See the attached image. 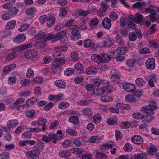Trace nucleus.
<instances>
[{
  "mask_svg": "<svg viewBox=\"0 0 159 159\" xmlns=\"http://www.w3.org/2000/svg\"><path fill=\"white\" fill-rule=\"evenodd\" d=\"M148 148V150L147 151L149 155H153V153L155 152L157 150L156 147L155 145H151Z\"/></svg>",
  "mask_w": 159,
  "mask_h": 159,
  "instance_id": "ea45409f",
  "label": "nucleus"
},
{
  "mask_svg": "<svg viewBox=\"0 0 159 159\" xmlns=\"http://www.w3.org/2000/svg\"><path fill=\"white\" fill-rule=\"evenodd\" d=\"M147 68L150 70H153L155 67V59L153 58H151L148 59L145 62Z\"/></svg>",
  "mask_w": 159,
  "mask_h": 159,
  "instance_id": "6e6552de",
  "label": "nucleus"
},
{
  "mask_svg": "<svg viewBox=\"0 0 159 159\" xmlns=\"http://www.w3.org/2000/svg\"><path fill=\"white\" fill-rule=\"evenodd\" d=\"M147 155L144 152L138 154H134L131 156V159H147Z\"/></svg>",
  "mask_w": 159,
  "mask_h": 159,
  "instance_id": "2eb2a0df",
  "label": "nucleus"
},
{
  "mask_svg": "<svg viewBox=\"0 0 159 159\" xmlns=\"http://www.w3.org/2000/svg\"><path fill=\"white\" fill-rule=\"evenodd\" d=\"M125 59L124 55L118 54L116 56V59L117 62H121Z\"/></svg>",
  "mask_w": 159,
  "mask_h": 159,
  "instance_id": "0e129e2a",
  "label": "nucleus"
},
{
  "mask_svg": "<svg viewBox=\"0 0 159 159\" xmlns=\"http://www.w3.org/2000/svg\"><path fill=\"white\" fill-rule=\"evenodd\" d=\"M31 134V133L29 130L28 131H26L22 134V137L23 139H26L30 138Z\"/></svg>",
  "mask_w": 159,
  "mask_h": 159,
  "instance_id": "4d7b16f0",
  "label": "nucleus"
},
{
  "mask_svg": "<svg viewBox=\"0 0 159 159\" xmlns=\"http://www.w3.org/2000/svg\"><path fill=\"white\" fill-rule=\"evenodd\" d=\"M66 33L67 32L66 31L64 30L56 35L51 33H49L44 39V40L47 41L52 39L53 42H55L60 39L62 37L65 36L66 34Z\"/></svg>",
  "mask_w": 159,
  "mask_h": 159,
  "instance_id": "f03ea898",
  "label": "nucleus"
},
{
  "mask_svg": "<svg viewBox=\"0 0 159 159\" xmlns=\"http://www.w3.org/2000/svg\"><path fill=\"white\" fill-rule=\"evenodd\" d=\"M47 120L45 118L41 117L39 118L37 120V123L39 125L41 126L44 125L47 123Z\"/></svg>",
  "mask_w": 159,
  "mask_h": 159,
  "instance_id": "37998d69",
  "label": "nucleus"
},
{
  "mask_svg": "<svg viewBox=\"0 0 159 159\" xmlns=\"http://www.w3.org/2000/svg\"><path fill=\"white\" fill-rule=\"evenodd\" d=\"M125 100L129 102H134L136 101V98L134 95L128 94L126 96Z\"/></svg>",
  "mask_w": 159,
  "mask_h": 159,
  "instance_id": "e433bc0d",
  "label": "nucleus"
},
{
  "mask_svg": "<svg viewBox=\"0 0 159 159\" xmlns=\"http://www.w3.org/2000/svg\"><path fill=\"white\" fill-rule=\"evenodd\" d=\"M71 154L70 152L68 150L61 151L59 154V156L63 158L69 157Z\"/></svg>",
  "mask_w": 159,
  "mask_h": 159,
  "instance_id": "72a5a7b5",
  "label": "nucleus"
},
{
  "mask_svg": "<svg viewBox=\"0 0 159 159\" xmlns=\"http://www.w3.org/2000/svg\"><path fill=\"white\" fill-rule=\"evenodd\" d=\"M156 106L153 105H149L148 106L143 107H142L141 111L144 113H147L148 115H143L142 119L143 121L149 123L153 120V117L151 115L154 113V110L156 109Z\"/></svg>",
  "mask_w": 159,
  "mask_h": 159,
  "instance_id": "f257e3e1",
  "label": "nucleus"
},
{
  "mask_svg": "<svg viewBox=\"0 0 159 159\" xmlns=\"http://www.w3.org/2000/svg\"><path fill=\"white\" fill-rule=\"evenodd\" d=\"M36 9L34 7L28 8L26 10L25 12L28 15H33L36 13Z\"/></svg>",
  "mask_w": 159,
  "mask_h": 159,
  "instance_id": "49530a36",
  "label": "nucleus"
},
{
  "mask_svg": "<svg viewBox=\"0 0 159 159\" xmlns=\"http://www.w3.org/2000/svg\"><path fill=\"white\" fill-rule=\"evenodd\" d=\"M18 124V122L16 120H12L8 121L7 123V125L9 129L11 127H14L16 126Z\"/></svg>",
  "mask_w": 159,
  "mask_h": 159,
  "instance_id": "4be33fe9",
  "label": "nucleus"
},
{
  "mask_svg": "<svg viewBox=\"0 0 159 159\" xmlns=\"http://www.w3.org/2000/svg\"><path fill=\"white\" fill-rule=\"evenodd\" d=\"M40 154V152L39 150H34L31 151L27 155L28 157H30L33 159L37 158Z\"/></svg>",
  "mask_w": 159,
  "mask_h": 159,
  "instance_id": "dca6fc26",
  "label": "nucleus"
},
{
  "mask_svg": "<svg viewBox=\"0 0 159 159\" xmlns=\"http://www.w3.org/2000/svg\"><path fill=\"white\" fill-rule=\"evenodd\" d=\"M42 72L45 75H51L52 74V68H47L43 69L42 70Z\"/></svg>",
  "mask_w": 159,
  "mask_h": 159,
  "instance_id": "79ce46f5",
  "label": "nucleus"
},
{
  "mask_svg": "<svg viewBox=\"0 0 159 159\" xmlns=\"http://www.w3.org/2000/svg\"><path fill=\"white\" fill-rule=\"evenodd\" d=\"M18 9L15 7H12L9 10V13L11 15V16L12 17L15 16L19 12Z\"/></svg>",
  "mask_w": 159,
  "mask_h": 159,
  "instance_id": "c756f323",
  "label": "nucleus"
},
{
  "mask_svg": "<svg viewBox=\"0 0 159 159\" xmlns=\"http://www.w3.org/2000/svg\"><path fill=\"white\" fill-rule=\"evenodd\" d=\"M16 24L15 20H11L8 22L5 25V29L7 30H10L14 28Z\"/></svg>",
  "mask_w": 159,
  "mask_h": 159,
  "instance_id": "bb28decb",
  "label": "nucleus"
},
{
  "mask_svg": "<svg viewBox=\"0 0 159 159\" xmlns=\"http://www.w3.org/2000/svg\"><path fill=\"white\" fill-rule=\"evenodd\" d=\"M70 57L71 61L74 62H77L79 60V55L77 52L74 51L71 52Z\"/></svg>",
  "mask_w": 159,
  "mask_h": 159,
  "instance_id": "393cba45",
  "label": "nucleus"
},
{
  "mask_svg": "<svg viewBox=\"0 0 159 159\" xmlns=\"http://www.w3.org/2000/svg\"><path fill=\"white\" fill-rule=\"evenodd\" d=\"M101 4L102 7L97 12V14L99 17H102L106 15L107 8H108V6L107 2L105 1L102 2Z\"/></svg>",
  "mask_w": 159,
  "mask_h": 159,
  "instance_id": "39448f33",
  "label": "nucleus"
},
{
  "mask_svg": "<svg viewBox=\"0 0 159 159\" xmlns=\"http://www.w3.org/2000/svg\"><path fill=\"white\" fill-rule=\"evenodd\" d=\"M115 136L116 140H120L122 139V135L121 132L118 130L115 131Z\"/></svg>",
  "mask_w": 159,
  "mask_h": 159,
  "instance_id": "680f3d73",
  "label": "nucleus"
},
{
  "mask_svg": "<svg viewBox=\"0 0 159 159\" xmlns=\"http://www.w3.org/2000/svg\"><path fill=\"white\" fill-rule=\"evenodd\" d=\"M65 62L64 59H56L52 63V68H56L61 66Z\"/></svg>",
  "mask_w": 159,
  "mask_h": 159,
  "instance_id": "f8f14e48",
  "label": "nucleus"
},
{
  "mask_svg": "<svg viewBox=\"0 0 159 159\" xmlns=\"http://www.w3.org/2000/svg\"><path fill=\"white\" fill-rule=\"evenodd\" d=\"M116 42L119 46H122L125 43L122 38L119 35H117L116 38Z\"/></svg>",
  "mask_w": 159,
  "mask_h": 159,
  "instance_id": "a19ab883",
  "label": "nucleus"
},
{
  "mask_svg": "<svg viewBox=\"0 0 159 159\" xmlns=\"http://www.w3.org/2000/svg\"><path fill=\"white\" fill-rule=\"evenodd\" d=\"M95 157L96 159H107L108 156L104 153H102L99 150L95 151Z\"/></svg>",
  "mask_w": 159,
  "mask_h": 159,
  "instance_id": "a211bd4d",
  "label": "nucleus"
},
{
  "mask_svg": "<svg viewBox=\"0 0 159 159\" xmlns=\"http://www.w3.org/2000/svg\"><path fill=\"white\" fill-rule=\"evenodd\" d=\"M125 151L126 152L131 151L132 149V147L129 143H126L123 148Z\"/></svg>",
  "mask_w": 159,
  "mask_h": 159,
  "instance_id": "13d9d810",
  "label": "nucleus"
},
{
  "mask_svg": "<svg viewBox=\"0 0 159 159\" xmlns=\"http://www.w3.org/2000/svg\"><path fill=\"white\" fill-rule=\"evenodd\" d=\"M73 30L71 31L72 36L71 38L72 39L74 40L80 39L81 38V35L78 30H76L75 28L72 29Z\"/></svg>",
  "mask_w": 159,
  "mask_h": 159,
  "instance_id": "f3484780",
  "label": "nucleus"
},
{
  "mask_svg": "<svg viewBox=\"0 0 159 159\" xmlns=\"http://www.w3.org/2000/svg\"><path fill=\"white\" fill-rule=\"evenodd\" d=\"M136 83L139 86L143 87L145 84V81L141 78H138L135 80Z\"/></svg>",
  "mask_w": 159,
  "mask_h": 159,
  "instance_id": "4c0bfd02",
  "label": "nucleus"
},
{
  "mask_svg": "<svg viewBox=\"0 0 159 159\" xmlns=\"http://www.w3.org/2000/svg\"><path fill=\"white\" fill-rule=\"evenodd\" d=\"M67 14V9L65 7H61L60 9V16L64 17Z\"/></svg>",
  "mask_w": 159,
  "mask_h": 159,
  "instance_id": "69168bd1",
  "label": "nucleus"
},
{
  "mask_svg": "<svg viewBox=\"0 0 159 159\" xmlns=\"http://www.w3.org/2000/svg\"><path fill=\"white\" fill-rule=\"evenodd\" d=\"M74 21V19H72L69 21H66L65 22L66 25L65 26L67 27L69 26V28L70 29L76 28V25H71Z\"/></svg>",
  "mask_w": 159,
  "mask_h": 159,
  "instance_id": "de8ad7c7",
  "label": "nucleus"
},
{
  "mask_svg": "<svg viewBox=\"0 0 159 159\" xmlns=\"http://www.w3.org/2000/svg\"><path fill=\"white\" fill-rule=\"evenodd\" d=\"M64 96L63 94H61L58 95H51L49 96L48 99L50 101L57 102L62 100V98Z\"/></svg>",
  "mask_w": 159,
  "mask_h": 159,
  "instance_id": "6ab92c4d",
  "label": "nucleus"
},
{
  "mask_svg": "<svg viewBox=\"0 0 159 159\" xmlns=\"http://www.w3.org/2000/svg\"><path fill=\"white\" fill-rule=\"evenodd\" d=\"M104 84L106 83L107 85L104 86L102 88V91L103 92V94L106 93L107 94H110L112 92L113 87L111 85L109 84L108 81H104Z\"/></svg>",
  "mask_w": 159,
  "mask_h": 159,
  "instance_id": "0eeeda50",
  "label": "nucleus"
},
{
  "mask_svg": "<svg viewBox=\"0 0 159 159\" xmlns=\"http://www.w3.org/2000/svg\"><path fill=\"white\" fill-rule=\"evenodd\" d=\"M123 89L127 92H132L135 90L136 87L132 84L127 83L123 86Z\"/></svg>",
  "mask_w": 159,
  "mask_h": 159,
  "instance_id": "423d86ee",
  "label": "nucleus"
},
{
  "mask_svg": "<svg viewBox=\"0 0 159 159\" xmlns=\"http://www.w3.org/2000/svg\"><path fill=\"white\" fill-rule=\"evenodd\" d=\"M110 77L111 80L118 84L119 83V80L121 77V74L120 72L116 70L111 71Z\"/></svg>",
  "mask_w": 159,
  "mask_h": 159,
  "instance_id": "20e7f679",
  "label": "nucleus"
},
{
  "mask_svg": "<svg viewBox=\"0 0 159 159\" xmlns=\"http://www.w3.org/2000/svg\"><path fill=\"white\" fill-rule=\"evenodd\" d=\"M98 72L96 68L91 67L87 68L85 71V74L88 75H95Z\"/></svg>",
  "mask_w": 159,
  "mask_h": 159,
  "instance_id": "412c9836",
  "label": "nucleus"
},
{
  "mask_svg": "<svg viewBox=\"0 0 159 159\" xmlns=\"http://www.w3.org/2000/svg\"><path fill=\"white\" fill-rule=\"evenodd\" d=\"M31 93V91L30 90H28L24 91H22L19 94L21 96L27 97L30 96Z\"/></svg>",
  "mask_w": 159,
  "mask_h": 159,
  "instance_id": "6e6d98bb",
  "label": "nucleus"
},
{
  "mask_svg": "<svg viewBox=\"0 0 159 159\" xmlns=\"http://www.w3.org/2000/svg\"><path fill=\"white\" fill-rule=\"evenodd\" d=\"M66 132L72 136H75L77 134V132L75 129H73L69 128L66 130Z\"/></svg>",
  "mask_w": 159,
  "mask_h": 159,
  "instance_id": "09e8293b",
  "label": "nucleus"
},
{
  "mask_svg": "<svg viewBox=\"0 0 159 159\" xmlns=\"http://www.w3.org/2000/svg\"><path fill=\"white\" fill-rule=\"evenodd\" d=\"M57 134H52V133L49 134L47 136L45 135L43 136L42 140L47 143H49L52 141V143H56L57 140L58 139V138Z\"/></svg>",
  "mask_w": 159,
  "mask_h": 159,
  "instance_id": "7ed1b4c3",
  "label": "nucleus"
},
{
  "mask_svg": "<svg viewBox=\"0 0 159 159\" xmlns=\"http://www.w3.org/2000/svg\"><path fill=\"white\" fill-rule=\"evenodd\" d=\"M69 122H71L74 124H76L79 122L78 117L76 116H72L70 117Z\"/></svg>",
  "mask_w": 159,
  "mask_h": 159,
  "instance_id": "052dcab7",
  "label": "nucleus"
},
{
  "mask_svg": "<svg viewBox=\"0 0 159 159\" xmlns=\"http://www.w3.org/2000/svg\"><path fill=\"white\" fill-rule=\"evenodd\" d=\"M69 105L68 103L66 102H61L58 105V107L61 109H65L67 108Z\"/></svg>",
  "mask_w": 159,
  "mask_h": 159,
  "instance_id": "c03bdc74",
  "label": "nucleus"
},
{
  "mask_svg": "<svg viewBox=\"0 0 159 159\" xmlns=\"http://www.w3.org/2000/svg\"><path fill=\"white\" fill-rule=\"evenodd\" d=\"M68 48L65 45H61L54 48V49L56 52H65L67 50Z\"/></svg>",
  "mask_w": 159,
  "mask_h": 159,
  "instance_id": "7c9ffc66",
  "label": "nucleus"
},
{
  "mask_svg": "<svg viewBox=\"0 0 159 159\" xmlns=\"http://www.w3.org/2000/svg\"><path fill=\"white\" fill-rule=\"evenodd\" d=\"M101 115L99 113H97L93 116V122L95 124H98L101 122Z\"/></svg>",
  "mask_w": 159,
  "mask_h": 159,
  "instance_id": "58836bf2",
  "label": "nucleus"
},
{
  "mask_svg": "<svg viewBox=\"0 0 159 159\" xmlns=\"http://www.w3.org/2000/svg\"><path fill=\"white\" fill-rule=\"evenodd\" d=\"M53 56L54 57H56V59H64L65 56L64 54L62 53H58L57 52L54 53Z\"/></svg>",
  "mask_w": 159,
  "mask_h": 159,
  "instance_id": "5fc2aeb1",
  "label": "nucleus"
},
{
  "mask_svg": "<svg viewBox=\"0 0 159 159\" xmlns=\"http://www.w3.org/2000/svg\"><path fill=\"white\" fill-rule=\"evenodd\" d=\"M112 100V98L106 95L102 96L101 98V100L103 102H109Z\"/></svg>",
  "mask_w": 159,
  "mask_h": 159,
  "instance_id": "8fccbe9b",
  "label": "nucleus"
},
{
  "mask_svg": "<svg viewBox=\"0 0 159 159\" xmlns=\"http://www.w3.org/2000/svg\"><path fill=\"white\" fill-rule=\"evenodd\" d=\"M139 52L140 54H143L150 53V50L148 48H143L140 49L139 50Z\"/></svg>",
  "mask_w": 159,
  "mask_h": 159,
  "instance_id": "e2e57ef3",
  "label": "nucleus"
},
{
  "mask_svg": "<svg viewBox=\"0 0 159 159\" xmlns=\"http://www.w3.org/2000/svg\"><path fill=\"white\" fill-rule=\"evenodd\" d=\"M129 37L130 40L132 41H135L137 38L136 35L134 32H131L129 33Z\"/></svg>",
  "mask_w": 159,
  "mask_h": 159,
  "instance_id": "864d4df0",
  "label": "nucleus"
},
{
  "mask_svg": "<svg viewBox=\"0 0 159 159\" xmlns=\"http://www.w3.org/2000/svg\"><path fill=\"white\" fill-rule=\"evenodd\" d=\"M45 38L44 39V41H40L39 42H36L35 44H34V46H35V48L36 49H39L41 48H44L46 46V41L44 40Z\"/></svg>",
  "mask_w": 159,
  "mask_h": 159,
  "instance_id": "2f4dec72",
  "label": "nucleus"
},
{
  "mask_svg": "<svg viewBox=\"0 0 159 159\" xmlns=\"http://www.w3.org/2000/svg\"><path fill=\"white\" fill-rule=\"evenodd\" d=\"M109 17L112 21H114L118 18V15L116 13L112 11L110 13Z\"/></svg>",
  "mask_w": 159,
  "mask_h": 159,
  "instance_id": "3c124183",
  "label": "nucleus"
},
{
  "mask_svg": "<svg viewBox=\"0 0 159 159\" xmlns=\"http://www.w3.org/2000/svg\"><path fill=\"white\" fill-rule=\"evenodd\" d=\"M56 86L59 88H64L66 86V83L64 81L61 80H57L55 81Z\"/></svg>",
  "mask_w": 159,
  "mask_h": 159,
  "instance_id": "c9c22d12",
  "label": "nucleus"
},
{
  "mask_svg": "<svg viewBox=\"0 0 159 159\" xmlns=\"http://www.w3.org/2000/svg\"><path fill=\"white\" fill-rule=\"evenodd\" d=\"M103 43L105 46H111L114 43V40L113 39L108 37L105 40H104Z\"/></svg>",
  "mask_w": 159,
  "mask_h": 159,
  "instance_id": "5701e85b",
  "label": "nucleus"
},
{
  "mask_svg": "<svg viewBox=\"0 0 159 159\" xmlns=\"http://www.w3.org/2000/svg\"><path fill=\"white\" fill-rule=\"evenodd\" d=\"M72 143V142L71 141L66 140L63 142L62 145L64 148H66L71 146Z\"/></svg>",
  "mask_w": 159,
  "mask_h": 159,
  "instance_id": "774afa93",
  "label": "nucleus"
},
{
  "mask_svg": "<svg viewBox=\"0 0 159 159\" xmlns=\"http://www.w3.org/2000/svg\"><path fill=\"white\" fill-rule=\"evenodd\" d=\"M16 67V64L14 63L11 64L5 67L3 69V71L6 73H8Z\"/></svg>",
  "mask_w": 159,
  "mask_h": 159,
  "instance_id": "473e14b6",
  "label": "nucleus"
},
{
  "mask_svg": "<svg viewBox=\"0 0 159 159\" xmlns=\"http://www.w3.org/2000/svg\"><path fill=\"white\" fill-rule=\"evenodd\" d=\"M111 58L110 55L107 54H102L100 56V63H107L110 61Z\"/></svg>",
  "mask_w": 159,
  "mask_h": 159,
  "instance_id": "aec40b11",
  "label": "nucleus"
},
{
  "mask_svg": "<svg viewBox=\"0 0 159 159\" xmlns=\"http://www.w3.org/2000/svg\"><path fill=\"white\" fill-rule=\"evenodd\" d=\"M26 39L25 35L21 34L15 37L13 40V41L15 43H20L23 42Z\"/></svg>",
  "mask_w": 159,
  "mask_h": 159,
  "instance_id": "9b49d317",
  "label": "nucleus"
},
{
  "mask_svg": "<svg viewBox=\"0 0 159 159\" xmlns=\"http://www.w3.org/2000/svg\"><path fill=\"white\" fill-rule=\"evenodd\" d=\"M74 70L71 68H69L66 69L64 71V75L66 76H69L71 75L74 73Z\"/></svg>",
  "mask_w": 159,
  "mask_h": 159,
  "instance_id": "bf43d9fd",
  "label": "nucleus"
},
{
  "mask_svg": "<svg viewBox=\"0 0 159 159\" xmlns=\"http://www.w3.org/2000/svg\"><path fill=\"white\" fill-rule=\"evenodd\" d=\"M56 20V18L54 16H51L50 15L48 18L47 20V26L50 27L52 26L54 24Z\"/></svg>",
  "mask_w": 159,
  "mask_h": 159,
  "instance_id": "a878e982",
  "label": "nucleus"
},
{
  "mask_svg": "<svg viewBox=\"0 0 159 159\" xmlns=\"http://www.w3.org/2000/svg\"><path fill=\"white\" fill-rule=\"evenodd\" d=\"M102 24L104 28L107 29H109L111 26V20L108 18H104L102 21Z\"/></svg>",
  "mask_w": 159,
  "mask_h": 159,
  "instance_id": "4468645a",
  "label": "nucleus"
},
{
  "mask_svg": "<svg viewBox=\"0 0 159 159\" xmlns=\"http://www.w3.org/2000/svg\"><path fill=\"white\" fill-rule=\"evenodd\" d=\"M71 152L73 154L77 155H80L84 152L83 149L81 148H72L71 149Z\"/></svg>",
  "mask_w": 159,
  "mask_h": 159,
  "instance_id": "f704fd0d",
  "label": "nucleus"
},
{
  "mask_svg": "<svg viewBox=\"0 0 159 159\" xmlns=\"http://www.w3.org/2000/svg\"><path fill=\"white\" fill-rule=\"evenodd\" d=\"M144 18L142 15L137 13L134 18V22L137 24L141 23L143 22Z\"/></svg>",
  "mask_w": 159,
  "mask_h": 159,
  "instance_id": "cd10ccee",
  "label": "nucleus"
},
{
  "mask_svg": "<svg viewBox=\"0 0 159 159\" xmlns=\"http://www.w3.org/2000/svg\"><path fill=\"white\" fill-rule=\"evenodd\" d=\"M82 111L84 114L88 116H90L92 114V110L88 107L84 109Z\"/></svg>",
  "mask_w": 159,
  "mask_h": 159,
  "instance_id": "338daca9",
  "label": "nucleus"
},
{
  "mask_svg": "<svg viewBox=\"0 0 159 159\" xmlns=\"http://www.w3.org/2000/svg\"><path fill=\"white\" fill-rule=\"evenodd\" d=\"M128 49L125 47H119L116 49V52L118 54L124 55L128 52Z\"/></svg>",
  "mask_w": 159,
  "mask_h": 159,
  "instance_id": "b1692460",
  "label": "nucleus"
},
{
  "mask_svg": "<svg viewBox=\"0 0 159 159\" xmlns=\"http://www.w3.org/2000/svg\"><path fill=\"white\" fill-rule=\"evenodd\" d=\"M37 52L34 50L27 51L25 53V56L27 59H30L35 58L37 55Z\"/></svg>",
  "mask_w": 159,
  "mask_h": 159,
  "instance_id": "1a4fd4ad",
  "label": "nucleus"
},
{
  "mask_svg": "<svg viewBox=\"0 0 159 159\" xmlns=\"http://www.w3.org/2000/svg\"><path fill=\"white\" fill-rule=\"evenodd\" d=\"M35 114V111L34 110L31 109L27 111L25 113V115L27 117L32 118Z\"/></svg>",
  "mask_w": 159,
  "mask_h": 159,
  "instance_id": "a18cd8bd",
  "label": "nucleus"
},
{
  "mask_svg": "<svg viewBox=\"0 0 159 159\" xmlns=\"http://www.w3.org/2000/svg\"><path fill=\"white\" fill-rule=\"evenodd\" d=\"M132 141L135 144L140 145L143 142V139L139 135H134L131 138Z\"/></svg>",
  "mask_w": 159,
  "mask_h": 159,
  "instance_id": "9d476101",
  "label": "nucleus"
},
{
  "mask_svg": "<svg viewBox=\"0 0 159 159\" xmlns=\"http://www.w3.org/2000/svg\"><path fill=\"white\" fill-rule=\"evenodd\" d=\"M74 70H76L77 73L81 74L84 72V66L81 63L78 62L74 66Z\"/></svg>",
  "mask_w": 159,
  "mask_h": 159,
  "instance_id": "ddd939ff",
  "label": "nucleus"
},
{
  "mask_svg": "<svg viewBox=\"0 0 159 159\" xmlns=\"http://www.w3.org/2000/svg\"><path fill=\"white\" fill-rule=\"evenodd\" d=\"M37 101V99L36 98L34 97H32L26 100V105L28 107L32 106L36 103Z\"/></svg>",
  "mask_w": 159,
  "mask_h": 159,
  "instance_id": "c85d7f7f",
  "label": "nucleus"
},
{
  "mask_svg": "<svg viewBox=\"0 0 159 159\" xmlns=\"http://www.w3.org/2000/svg\"><path fill=\"white\" fill-rule=\"evenodd\" d=\"M100 56L99 55H97L95 54L92 55L91 56L92 60L94 62L97 63L100 62ZM99 64V63H98Z\"/></svg>",
  "mask_w": 159,
  "mask_h": 159,
  "instance_id": "603ef678",
  "label": "nucleus"
}]
</instances>
